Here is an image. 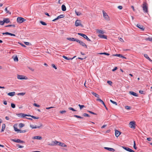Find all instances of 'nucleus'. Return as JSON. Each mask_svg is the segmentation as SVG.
Instances as JSON below:
<instances>
[{
    "mask_svg": "<svg viewBox=\"0 0 152 152\" xmlns=\"http://www.w3.org/2000/svg\"><path fill=\"white\" fill-rule=\"evenodd\" d=\"M67 39L72 41H76L77 42V39H76L75 38H70L68 37L67 38Z\"/></svg>",
    "mask_w": 152,
    "mask_h": 152,
    "instance_id": "f3484780",
    "label": "nucleus"
},
{
    "mask_svg": "<svg viewBox=\"0 0 152 152\" xmlns=\"http://www.w3.org/2000/svg\"><path fill=\"white\" fill-rule=\"evenodd\" d=\"M63 57L64 58H65V59H66V60H70V59H72L73 58H74L75 57V56H74L73 58H68V57H67L66 56H63Z\"/></svg>",
    "mask_w": 152,
    "mask_h": 152,
    "instance_id": "c85d7f7f",
    "label": "nucleus"
},
{
    "mask_svg": "<svg viewBox=\"0 0 152 152\" xmlns=\"http://www.w3.org/2000/svg\"><path fill=\"white\" fill-rule=\"evenodd\" d=\"M147 140L148 141H150L151 140V138L150 137H148L147 138Z\"/></svg>",
    "mask_w": 152,
    "mask_h": 152,
    "instance_id": "69168bd1",
    "label": "nucleus"
},
{
    "mask_svg": "<svg viewBox=\"0 0 152 152\" xmlns=\"http://www.w3.org/2000/svg\"><path fill=\"white\" fill-rule=\"evenodd\" d=\"M61 18H60V17H59V16H58L57 18H56L55 19H54V20H53L52 21H55V20H58V19H60Z\"/></svg>",
    "mask_w": 152,
    "mask_h": 152,
    "instance_id": "49530a36",
    "label": "nucleus"
},
{
    "mask_svg": "<svg viewBox=\"0 0 152 152\" xmlns=\"http://www.w3.org/2000/svg\"><path fill=\"white\" fill-rule=\"evenodd\" d=\"M15 92H12L8 93L7 94L9 96H13L15 95Z\"/></svg>",
    "mask_w": 152,
    "mask_h": 152,
    "instance_id": "4be33fe9",
    "label": "nucleus"
},
{
    "mask_svg": "<svg viewBox=\"0 0 152 152\" xmlns=\"http://www.w3.org/2000/svg\"><path fill=\"white\" fill-rule=\"evenodd\" d=\"M5 126H5V124H2V129L1 130V132H3L4 131V130L5 128Z\"/></svg>",
    "mask_w": 152,
    "mask_h": 152,
    "instance_id": "cd10ccee",
    "label": "nucleus"
},
{
    "mask_svg": "<svg viewBox=\"0 0 152 152\" xmlns=\"http://www.w3.org/2000/svg\"><path fill=\"white\" fill-rule=\"evenodd\" d=\"M146 40H148L149 41L152 42V37L151 38H148L146 39Z\"/></svg>",
    "mask_w": 152,
    "mask_h": 152,
    "instance_id": "864d4df0",
    "label": "nucleus"
},
{
    "mask_svg": "<svg viewBox=\"0 0 152 152\" xmlns=\"http://www.w3.org/2000/svg\"><path fill=\"white\" fill-rule=\"evenodd\" d=\"M52 66L55 69H57V67H56V66L54 64H52Z\"/></svg>",
    "mask_w": 152,
    "mask_h": 152,
    "instance_id": "052dcab7",
    "label": "nucleus"
},
{
    "mask_svg": "<svg viewBox=\"0 0 152 152\" xmlns=\"http://www.w3.org/2000/svg\"><path fill=\"white\" fill-rule=\"evenodd\" d=\"M69 110H72V111H76V110H75L73 108L71 107H69Z\"/></svg>",
    "mask_w": 152,
    "mask_h": 152,
    "instance_id": "603ef678",
    "label": "nucleus"
},
{
    "mask_svg": "<svg viewBox=\"0 0 152 152\" xmlns=\"http://www.w3.org/2000/svg\"><path fill=\"white\" fill-rule=\"evenodd\" d=\"M96 100L97 101H99V102H100L102 104L104 103V102L101 99H99V98H97L96 99Z\"/></svg>",
    "mask_w": 152,
    "mask_h": 152,
    "instance_id": "473e14b6",
    "label": "nucleus"
},
{
    "mask_svg": "<svg viewBox=\"0 0 152 152\" xmlns=\"http://www.w3.org/2000/svg\"><path fill=\"white\" fill-rule=\"evenodd\" d=\"M142 7L143 11L144 12H148V5L146 2H143L142 4Z\"/></svg>",
    "mask_w": 152,
    "mask_h": 152,
    "instance_id": "f257e3e1",
    "label": "nucleus"
},
{
    "mask_svg": "<svg viewBox=\"0 0 152 152\" xmlns=\"http://www.w3.org/2000/svg\"><path fill=\"white\" fill-rule=\"evenodd\" d=\"M26 20L25 19L21 17H18L17 19V22L20 23H21Z\"/></svg>",
    "mask_w": 152,
    "mask_h": 152,
    "instance_id": "423d86ee",
    "label": "nucleus"
},
{
    "mask_svg": "<svg viewBox=\"0 0 152 152\" xmlns=\"http://www.w3.org/2000/svg\"><path fill=\"white\" fill-rule=\"evenodd\" d=\"M137 27L139 28L140 29H141L142 31H143L145 29V28L142 25H140L139 24H137Z\"/></svg>",
    "mask_w": 152,
    "mask_h": 152,
    "instance_id": "dca6fc26",
    "label": "nucleus"
},
{
    "mask_svg": "<svg viewBox=\"0 0 152 152\" xmlns=\"http://www.w3.org/2000/svg\"><path fill=\"white\" fill-rule=\"evenodd\" d=\"M17 146L19 148H23V146H21V145H20L19 144H18L17 145Z\"/></svg>",
    "mask_w": 152,
    "mask_h": 152,
    "instance_id": "bf43d9fd",
    "label": "nucleus"
},
{
    "mask_svg": "<svg viewBox=\"0 0 152 152\" xmlns=\"http://www.w3.org/2000/svg\"><path fill=\"white\" fill-rule=\"evenodd\" d=\"M107 83L109 84L110 85H111L112 84V82L110 81H107Z\"/></svg>",
    "mask_w": 152,
    "mask_h": 152,
    "instance_id": "4d7b16f0",
    "label": "nucleus"
},
{
    "mask_svg": "<svg viewBox=\"0 0 152 152\" xmlns=\"http://www.w3.org/2000/svg\"><path fill=\"white\" fill-rule=\"evenodd\" d=\"M133 147H134V148L135 149H137V147L136 146L135 142V141H134V146H133Z\"/></svg>",
    "mask_w": 152,
    "mask_h": 152,
    "instance_id": "c03bdc74",
    "label": "nucleus"
},
{
    "mask_svg": "<svg viewBox=\"0 0 152 152\" xmlns=\"http://www.w3.org/2000/svg\"><path fill=\"white\" fill-rule=\"evenodd\" d=\"M98 36L101 38H103L104 39H107V36L104 35L99 34L98 35Z\"/></svg>",
    "mask_w": 152,
    "mask_h": 152,
    "instance_id": "4468645a",
    "label": "nucleus"
},
{
    "mask_svg": "<svg viewBox=\"0 0 152 152\" xmlns=\"http://www.w3.org/2000/svg\"><path fill=\"white\" fill-rule=\"evenodd\" d=\"M12 58L15 61L17 62L18 61V58L16 55H14L12 57Z\"/></svg>",
    "mask_w": 152,
    "mask_h": 152,
    "instance_id": "2eb2a0df",
    "label": "nucleus"
},
{
    "mask_svg": "<svg viewBox=\"0 0 152 152\" xmlns=\"http://www.w3.org/2000/svg\"><path fill=\"white\" fill-rule=\"evenodd\" d=\"M25 94V93L22 92V93H18V95H22V96H23V95H24Z\"/></svg>",
    "mask_w": 152,
    "mask_h": 152,
    "instance_id": "37998d69",
    "label": "nucleus"
},
{
    "mask_svg": "<svg viewBox=\"0 0 152 152\" xmlns=\"http://www.w3.org/2000/svg\"><path fill=\"white\" fill-rule=\"evenodd\" d=\"M9 33L8 32H5V33H2V34L3 35H4V34L9 35Z\"/></svg>",
    "mask_w": 152,
    "mask_h": 152,
    "instance_id": "e2e57ef3",
    "label": "nucleus"
},
{
    "mask_svg": "<svg viewBox=\"0 0 152 152\" xmlns=\"http://www.w3.org/2000/svg\"><path fill=\"white\" fill-rule=\"evenodd\" d=\"M144 56L147 59H148V60H149L150 61H152L150 58L148 57V56L147 54H145L144 55Z\"/></svg>",
    "mask_w": 152,
    "mask_h": 152,
    "instance_id": "b1692460",
    "label": "nucleus"
},
{
    "mask_svg": "<svg viewBox=\"0 0 152 152\" xmlns=\"http://www.w3.org/2000/svg\"><path fill=\"white\" fill-rule=\"evenodd\" d=\"M30 127L32 128V129H36L37 128H39L41 127H43V125L42 124H39V126H34L33 125H30Z\"/></svg>",
    "mask_w": 152,
    "mask_h": 152,
    "instance_id": "1a4fd4ad",
    "label": "nucleus"
},
{
    "mask_svg": "<svg viewBox=\"0 0 152 152\" xmlns=\"http://www.w3.org/2000/svg\"><path fill=\"white\" fill-rule=\"evenodd\" d=\"M118 9H119L120 10H121L122 9L123 7L121 6H118Z\"/></svg>",
    "mask_w": 152,
    "mask_h": 152,
    "instance_id": "680f3d73",
    "label": "nucleus"
},
{
    "mask_svg": "<svg viewBox=\"0 0 152 152\" xmlns=\"http://www.w3.org/2000/svg\"><path fill=\"white\" fill-rule=\"evenodd\" d=\"M66 113V111L65 110H63L62 111H60V113L61 114H64Z\"/></svg>",
    "mask_w": 152,
    "mask_h": 152,
    "instance_id": "09e8293b",
    "label": "nucleus"
},
{
    "mask_svg": "<svg viewBox=\"0 0 152 152\" xmlns=\"http://www.w3.org/2000/svg\"><path fill=\"white\" fill-rule=\"evenodd\" d=\"M5 10L7 13H8L10 15L11 14V12H10L9 11L7 10V7H6L5 8Z\"/></svg>",
    "mask_w": 152,
    "mask_h": 152,
    "instance_id": "2f4dec72",
    "label": "nucleus"
},
{
    "mask_svg": "<svg viewBox=\"0 0 152 152\" xmlns=\"http://www.w3.org/2000/svg\"><path fill=\"white\" fill-rule=\"evenodd\" d=\"M16 142L17 143H24L25 142L21 140L20 139H18L16 140Z\"/></svg>",
    "mask_w": 152,
    "mask_h": 152,
    "instance_id": "a878e982",
    "label": "nucleus"
},
{
    "mask_svg": "<svg viewBox=\"0 0 152 152\" xmlns=\"http://www.w3.org/2000/svg\"><path fill=\"white\" fill-rule=\"evenodd\" d=\"M91 93L93 95H94L97 98H99V95L96 93L93 92H92Z\"/></svg>",
    "mask_w": 152,
    "mask_h": 152,
    "instance_id": "bb28decb",
    "label": "nucleus"
},
{
    "mask_svg": "<svg viewBox=\"0 0 152 152\" xmlns=\"http://www.w3.org/2000/svg\"><path fill=\"white\" fill-rule=\"evenodd\" d=\"M75 26L77 27L79 26H80L82 27H83V25L81 24V21L79 20H77L76 21Z\"/></svg>",
    "mask_w": 152,
    "mask_h": 152,
    "instance_id": "7ed1b4c3",
    "label": "nucleus"
},
{
    "mask_svg": "<svg viewBox=\"0 0 152 152\" xmlns=\"http://www.w3.org/2000/svg\"><path fill=\"white\" fill-rule=\"evenodd\" d=\"M14 130L16 132H20V130L19 129H18V128L16 127H14Z\"/></svg>",
    "mask_w": 152,
    "mask_h": 152,
    "instance_id": "de8ad7c7",
    "label": "nucleus"
},
{
    "mask_svg": "<svg viewBox=\"0 0 152 152\" xmlns=\"http://www.w3.org/2000/svg\"><path fill=\"white\" fill-rule=\"evenodd\" d=\"M18 117H23L25 116H28V115H27L26 114H25L24 113H19L18 114Z\"/></svg>",
    "mask_w": 152,
    "mask_h": 152,
    "instance_id": "ddd939ff",
    "label": "nucleus"
},
{
    "mask_svg": "<svg viewBox=\"0 0 152 152\" xmlns=\"http://www.w3.org/2000/svg\"><path fill=\"white\" fill-rule=\"evenodd\" d=\"M110 101L111 102H112V103L113 104H114L115 105H117V104L116 102H115L112 100H110Z\"/></svg>",
    "mask_w": 152,
    "mask_h": 152,
    "instance_id": "4c0bfd02",
    "label": "nucleus"
},
{
    "mask_svg": "<svg viewBox=\"0 0 152 152\" xmlns=\"http://www.w3.org/2000/svg\"><path fill=\"white\" fill-rule=\"evenodd\" d=\"M59 142L58 141L55 140V141H52L51 143L48 144V145L50 146L56 145L58 144Z\"/></svg>",
    "mask_w": 152,
    "mask_h": 152,
    "instance_id": "0eeeda50",
    "label": "nucleus"
},
{
    "mask_svg": "<svg viewBox=\"0 0 152 152\" xmlns=\"http://www.w3.org/2000/svg\"><path fill=\"white\" fill-rule=\"evenodd\" d=\"M74 116L75 117H76V118H83V117H81L80 116H78V115H74Z\"/></svg>",
    "mask_w": 152,
    "mask_h": 152,
    "instance_id": "e433bc0d",
    "label": "nucleus"
},
{
    "mask_svg": "<svg viewBox=\"0 0 152 152\" xmlns=\"http://www.w3.org/2000/svg\"><path fill=\"white\" fill-rule=\"evenodd\" d=\"M61 9L63 11H64L66 10V7L64 5H62L61 6Z\"/></svg>",
    "mask_w": 152,
    "mask_h": 152,
    "instance_id": "393cba45",
    "label": "nucleus"
},
{
    "mask_svg": "<svg viewBox=\"0 0 152 152\" xmlns=\"http://www.w3.org/2000/svg\"><path fill=\"white\" fill-rule=\"evenodd\" d=\"M60 146L62 147H66L67 146L64 143H61V145Z\"/></svg>",
    "mask_w": 152,
    "mask_h": 152,
    "instance_id": "8fccbe9b",
    "label": "nucleus"
},
{
    "mask_svg": "<svg viewBox=\"0 0 152 152\" xmlns=\"http://www.w3.org/2000/svg\"><path fill=\"white\" fill-rule=\"evenodd\" d=\"M96 33L98 34L101 33V34H104V32L100 30L99 29H96Z\"/></svg>",
    "mask_w": 152,
    "mask_h": 152,
    "instance_id": "5701e85b",
    "label": "nucleus"
},
{
    "mask_svg": "<svg viewBox=\"0 0 152 152\" xmlns=\"http://www.w3.org/2000/svg\"><path fill=\"white\" fill-rule=\"evenodd\" d=\"M78 105L80 107V110L85 107L84 105H81L80 104H79Z\"/></svg>",
    "mask_w": 152,
    "mask_h": 152,
    "instance_id": "ea45409f",
    "label": "nucleus"
},
{
    "mask_svg": "<svg viewBox=\"0 0 152 152\" xmlns=\"http://www.w3.org/2000/svg\"><path fill=\"white\" fill-rule=\"evenodd\" d=\"M11 106L12 107V108H15V104L13 103H11Z\"/></svg>",
    "mask_w": 152,
    "mask_h": 152,
    "instance_id": "a18cd8bd",
    "label": "nucleus"
},
{
    "mask_svg": "<svg viewBox=\"0 0 152 152\" xmlns=\"http://www.w3.org/2000/svg\"><path fill=\"white\" fill-rule=\"evenodd\" d=\"M10 19L9 18H4L3 19V25L5 23H8L9 22H10Z\"/></svg>",
    "mask_w": 152,
    "mask_h": 152,
    "instance_id": "f8f14e48",
    "label": "nucleus"
},
{
    "mask_svg": "<svg viewBox=\"0 0 152 152\" xmlns=\"http://www.w3.org/2000/svg\"><path fill=\"white\" fill-rule=\"evenodd\" d=\"M103 16L104 18L106 20H109V17L107 13L104 11H102Z\"/></svg>",
    "mask_w": 152,
    "mask_h": 152,
    "instance_id": "f03ea898",
    "label": "nucleus"
},
{
    "mask_svg": "<svg viewBox=\"0 0 152 152\" xmlns=\"http://www.w3.org/2000/svg\"><path fill=\"white\" fill-rule=\"evenodd\" d=\"M40 23L42 25H43L45 26V25H47L46 23H45V22H43V21H40Z\"/></svg>",
    "mask_w": 152,
    "mask_h": 152,
    "instance_id": "79ce46f5",
    "label": "nucleus"
},
{
    "mask_svg": "<svg viewBox=\"0 0 152 152\" xmlns=\"http://www.w3.org/2000/svg\"><path fill=\"white\" fill-rule=\"evenodd\" d=\"M104 148L105 149L107 150L108 151H110L114 152L115 151V150L114 149L112 148H108V147H104Z\"/></svg>",
    "mask_w": 152,
    "mask_h": 152,
    "instance_id": "a211bd4d",
    "label": "nucleus"
},
{
    "mask_svg": "<svg viewBox=\"0 0 152 152\" xmlns=\"http://www.w3.org/2000/svg\"><path fill=\"white\" fill-rule=\"evenodd\" d=\"M26 132V130H20V133H25Z\"/></svg>",
    "mask_w": 152,
    "mask_h": 152,
    "instance_id": "5fc2aeb1",
    "label": "nucleus"
},
{
    "mask_svg": "<svg viewBox=\"0 0 152 152\" xmlns=\"http://www.w3.org/2000/svg\"><path fill=\"white\" fill-rule=\"evenodd\" d=\"M19 126L20 128H21L24 126L25 125L23 123H20L19 124Z\"/></svg>",
    "mask_w": 152,
    "mask_h": 152,
    "instance_id": "c756f323",
    "label": "nucleus"
},
{
    "mask_svg": "<svg viewBox=\"0 0 152 152\" xmlns=\"http://www.w3.org/2000/svg\"><path fill=\"white\" fill-rule=\"evenodd\" d=\"M77 42H78L80 44V45H82L83 47H84L86 48H87V46L83 42L80 40L78 39H77Z\"/></svg>",
    "mask_w": 152,
    "mask_h": 152,
    "instance_id": "6e6552de",
    "label": "nucleus"
},
{
    "mask_svg": "<svg viewBox=\"0 0 152 152\" xmlns=\"http://www.w3.org/2000/svg\"><path fill=\"white\" fill-rule=\"evenodd\" d=\"M88 112H89L91 114H94V115H96V114L94 113V112H93L92 111H88Z\"/></svg>",
    "mask_w": 152,
    "mask_h": 152,
    "instance_id": "6e6d98bb",
    "label": "nucleus"
},
{
    "mask_svg": "<svg viewBox=\"0 0 152 152\" xmlns=\"http://www.w3.org/2000/svg\"><path fill=\"white\" fill-rule=\"evenodd\" d=\"M123 149L125 150H126L130 152H135L133 150H132L131 149H130V148H128V147H126L124 146H122L121 147Z\"/></svg>",
    "mask_w": 152,
    "mask_h": 152,
    "instance_id": "9d476101",
    "label": "nucleus"
},
{
    "mask_svg": "<svg viewBox=\"0 0 152 152\" xmlns=\"http://www.w3.org/2000/svg\"><path fill=\"white\" fill-rule=\"evenodd\" d=\"M32 139H37L41 140L42 139V137L40 136H37L34 137H33Z\"/></svg>",
    "mask_w": 152,
    "mask_h": 152,
    "instance_id": "412c9836",
    "label": "nucleus"
},
{
    "mask_svg": "<svg viewBox=\"0 0 152 152\" xmlns=\"http://www.w3.org/2000/svg\"><path fill=\"white\" fill-rule=\"evenodd\" d=\"M24 44L26 45H29V42H24Z\"/></svg>",
    "mask_w": 152,
    "mask_h": 152,
    "instance_id": "774afa93",
    "label": "nucleus"
},
{
    "mask_svg": "<svg viewBox=\"0 0 152 152\" xmlns=\"http://www.w3.org/2000/svg\"><path fill=\"white\" fill-rule=\"evenodd\" d=\"M17 78L18 79L20 80L27 79V78L23 75H18Z\"/></svg>",
    "mask_w": 152,
    "mask_h": 152,
    "instance_id": "39448f33",
    "label": "nucleus"
},
{
    "mask_svg": "<svg viewBox=\"0 0 152 152\" xmlns=\"http://www.w3.org/2000/svg\"><path fill=\"white\" fill-rule=\"evenodd\" d=\"M75 13L76 15L78 16L80 15H82L80 12H77L76 10L75 11Z\"/></svg>",
    "mask_w": 152,
    "mask_h": 152,
    "instance_id": "7c9ffc66",
    "label": "nucleus"
},
{
    "mask_svg": "<svg viewBox=\"0 0 152 152\" xmlns=\"http://www.w3.org/2000/svg\"><path fill=\"white\" fill-rule=\"evenodd\" d=\"M121 132H119L117 130H115V134L116 137H118L119 136Z\"/></svg>",
    "mask_w": 152,
    "mask_h": 152,
    "instance_id": "6ab92c4d",
    "label": "nucleus"
},
{
    "mask_svg": "<svg viewBox=\"0 0 152 152\" xmlns=\"http://www.w3.org/2000/svg\"><path fill=\"white\" fill-rule=\"evenodd\" d=\"M129 94H130L133 95V96H138L137 94L136 93H135L133 91H129Z\"/></svg>",
    "mask_w": 152,
    "mask_h": 152,
    "instance_id": "aec40b11",
    "label": "nucleus"
},
{
    "mask_svg": "<svg viewBox=\"0 0 152 152\" xmlns=\"http://www.w3.org/2000/svg\"><path fill=\"white\" fill-rule=\"evenodd\" d=\"M125 108L126 110H130L131 109V107L128 106H126L125 107Z\"/></svg>",
    "mask_w": 152,
    "mask_h": 152,
    "instance_id": "c9c22d12",
    "label": "nucleus"
},
{
    "mask_svg": "<svg viewBox=\"0 0 152 152\" xmlns=\"http://www.w3.org/2000/svg\"><path fill=\"white\" fill-rule=\"evenodd\" d=\"M33 105L37 107H40V105L34 103L33 104Z\"/></svg>",
    "mask_w": 152,
    "mask_h": 152,
    "instance_id": "3c124183",
    "label": "nucleus"
},
{
    "mask_svg": "<svg viewBox=\"0 0 152 152\" xmlns=\"http://www.w3.org/2000/svg\"><path fill=\"white\" fill-rule=\"evenodd\" d=\"M121 55V54H116L113 55V56L120 57Z\"/></svg>",
    "mask_w": 152,
    "mask_h": 152,
    "instance_id": "13d9d810",
    "label": "nucleus"
},
{
    "mask_svg": "<svg viewBox=\"0 0 152 152\" xmlns=\"http://www.w3.org/2000/svg\"><path fill=\"white\" fill-rule=\"evenodd\" d=\"M28 116H30V117H32V118H33L34 119H38L39 118L38 117H36L34 116L31 115H28Z\"/></svg>",
    "mask_w": 152,
    "mask_h": 152,
    "instance_id": "72a5a7b5",
    "label": "nucleus"
},
{
    "mask_svg": "<svg viewBox=\"0 0 152 152\" xmlns=\"http://www.w3.org/2000/svg\"><path fill=\"white\" fill-rule=\"evenodd\" d=\"M83 116L84 117H89L90 116L88 114L86 113H83Z\"/></svg>",
    "mask_w": 152,
    "mask_h": 152,
    "instance_id": "58836bf2",
    "label": "nucleus"
},
{
    "mask_svg": "<svg viewBox=\"0 0 152 152\" xmlns=\"http://www.w3.org/2000/svg\"><path fill=\"white\" fill-rule=\"evenodd\" d=\"M59 17H60V18H63L64 17V15H59Z\"/></svg>",
    "mask_w": 152,
    "mask_h": 152,
    "instance_id": "338daca9",
    "label": "nucleus"
},
{
    "mask_svg": "<svg viewBox=\"0 0 152 152\" xmlns=\"http://www.w3.org/2000/svg\"><path fill=\"white\" fill-rule=\"evenodd\" d=\"M5 27H15V26L14 25H8L5 26Z\"/></svg>",
    "mask_w": 152,
    "mask_h": 152,
    "instance_id": "a19ab883",
    "label": "nucleus"
},
{
    "mask_svg": "<svg viewBox=\"0 0 152 152\" xmlns=\"http://www.w3.org/2000/svg\"><path fill=\"white\" fill-rule=\"evenodd\" d=\"M99 54H101V55H103V54L105 55H106L107 56H109L110 55V54L109 53H105V52L103 53H100Z\"/></svg>",
    "mask_w": 152,
    "mask_h": 152,
    "instance_id": "f704fd0d",
    "label": "nucleus"
},
{
    "mask_svg": "<svg viewBox=\"0 0 152 152\" xmlns=\"http://www.w3.org/2000/svg\"><path fill=\"white\" fill-rule=\"evenodd\" d=\"M135 124L134 121H131L130 122L129 125V126L131 128H135Z\"/></svg>",
    "mask_w": 152,
    "mask_h": 152,
    "instance_id": "9b49d317",
    "label": "nucleus"
},
{
    "mask_svg": "<svg viewBox=\"0 0 152 152\" xmlns=\"http://www.w3.org/2000/svg\"><path fill=\"white\" fill-rule=\"evenodd\" d=\"M78 35H79L80 36H81L83 37L84 38L86 39L88 41H91V40L89 38H88V37H87V36L85 34H83L80 33H78Z\"/></svg>",
    "mask_w": 152,
    "mask_h": 152,
    "instance_id": "20e7f679",
    "label": "nucleus"
},
{
    "mask_svg": "<svg viewBox=\"0 0 152 152\" xmlns=\"http://www.w3.org/2000/svg\"><path fill=\"white\" fill-rule=\"evenodd\" d=\"M117 69V67H115V68L114 69H112V71L113 72H114Z\"/></svg>",
    "mask_w": 152,
    "mask_h": 152,
    "instance_id": "0e129e2a",
    "label": "nucleus"
}]
</instances>
